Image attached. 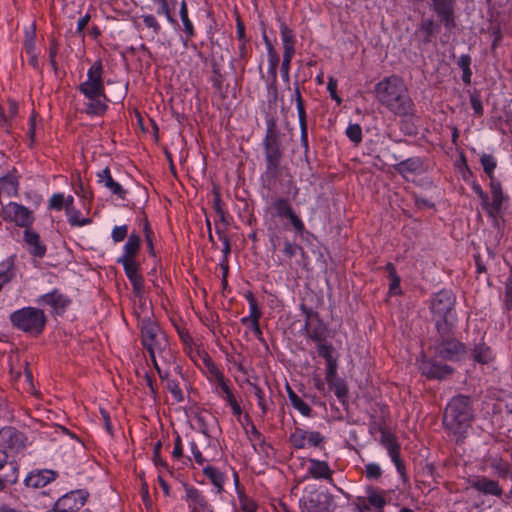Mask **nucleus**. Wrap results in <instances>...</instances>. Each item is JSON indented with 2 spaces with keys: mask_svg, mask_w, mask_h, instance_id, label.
I'll return each instance as SVG.
<instances>
[{
  "mask_svg": "<svg viewBox=\"0 0 512 512\" xmlns=\"http://www.w3.org/2000/svg\"><path fill=\"white\" fill-rule=\"evenodd\" d=\"M376 97L381 104L398 116L413 113V102L402 79L396 76L387 77L375 87Z\"/></svg>",
  "mask_w": 512,
  "mask_h": 512,
  "instance_id": "f257e3e1",
  "label": "nucleus"
},
{
  "mask_svg": "<svg viewBox=\"0 0 512 512\" xmlns=\"http://www.w3.org/2000/svg\"><path fill=\"white\" fill-rule=\"evenodd\" d=\"M471 420L472 410L469 398L462 395L454 397L444 412L443 424L446 429L455 435H462L470 426Z\"/></svg>",
  "mask_w": 512,
  "mask_h": 512,
  "instance_id": "f03ea898",
  "label": "nucleus"
},
{
  "mask_svg": "<svg viewBox=\"0 0 512 512\" xmlns=\"http://www.w3.org/2000/svg\"><path fill=\"white\" fill-rule=\"evenodd\" d=\"M10 321L14 327L25 333L39 335L45 327L46 316L41 309L26 307L13 312Z\"/></svg>",
  "mask_w": 512,
  "mask_h": 512,
  "instance_id": "7ed1b4c3",
  "label": "nucleus"
},
{
  "mask_svg": "<svg viewBox=\"0 0 512 512\" xmlns=\"http://www.w3.org/2000/svg\"><path fill=\"white\" fill-rule=\"evenodd\" d=\"M455 298L449 291H441L432 301V312L435 317L436 326L440 333L449 331V325L454 321L453 307Z\"/></svg>",
  "mask_w": 512,
  "mask_h": 512,
  "instance_id": "20e7f679",
  "label": "nucleus"
},
{
  "mask_svg": "<svg viewBox=\"0 0 512 512\" xmlns=\"http://www.w3.org/2000/svg\"><path fill=\"white\" fill-rule=\"evenodd\" d=\"M141 336L142 343L148 350L150 358H154V354H164L166 352L168 347L166 335L156 323L150 320H143Z\"/></svg>",
  "mask_w": 512,
  "mask_h": 512,
  "instance_id": "39448f33",
  "label": "nucleus"
},
{
  "mask_svg": "<svg viewBox=\"0 0 512 512\" xmlns=\"http://www.w3.org/2000/svg\"><path fill=\"white\" fill-rule=\"evenodd\" d=\"M265 159H266V175L270 178L280 176L282 167V151L277 135L272 129H268L264 139Z\"/></svg>",
  "mask_w": 512,
  "mask_h": 512,
  "instance_id": "423d86ee",
  "label": "nucleus"
},
{
  "mask_svg": "<svg viewBox=\"0 0 512 512\" xmlns=\"http://www.w3.org/2000/svg\"><path fill=\"white\" fill-rule=\"evenodd\" d=\"M103 65L96 61L88 70L87 80L79 85V90L86 97L103 96Z\"/></svg>",
  "mask_w": 512,
  "mask_h": 512,
  "instance_id": "0eeeda50",
  "label": "nucleus"
},
{
  "mask_svg": "<svg viewBox=\"0 0 512 512\" xmlns=\"http://www.w3.org/2000/svg\"><path fill=\"white\" fill-rule=\"evenodd\" d=\"M1 214L5 220L14 222L16 225L25 227L26 229H28L33 222L32 212L15 202H10L8 205L4 206Z\"/></svg>",
  "mask_w": 512,
  "mask_h": 512,
  "instance_id": "6e6552de",
  "label": "nucleus"
},
{
  "mask_svg": "<svg viewBox=\"0 0 512 512\" xmlns=\"http://www.w3.org/2000/svg\"><path fill=\"white\" fill-rule=\"evenodd\" d=\"M331 497L323 492L310 491L301 500L302 508L306 512H332Z\"/></svg>",
  "mask_w": 512,
  "mask_h": 512,
  "instance_id": "1a4fd4ad",
  "label": "nucleus"
},
{
  "mask_svg": "<svg viewBox=\"0 0 512 512\" xmlns=\"http://www.w3.org/2000/svg\"><path fill=\"white\" fill-rule=\"evenodd\" d=\"M436 352L441 358L458 360L465 353V346L455 339H446L437 344Z\"/></svg>",
  "mask_w": 512,
  "mask_h": 512,
  "instance_id": "9d476101",
  "label": "nucleus"
},
{
  "mask_svg": "<svg viewBox=\"0 0 512 512\" xmlns=\"http://www.w3.org/2000/svg\"><path fill=\"white\" fill-rule=\"evenodd\" d=\"M490 181L492 201H487L486 212L490 217L496 218L500 213L505 196L503 195L501 184L495 179H490Z\"/></svg>",
  "mask_w": 512,
  "mask_h": 512,
  "instance_id": "9b49d317",
  "label": "nucleus"
},
{
  "mask_svg": "<svg viewBox=\"0 0 512 512\" xmlns=\"http://www.w3.org/2000/svg\"><path fill=\"white\" fill-rule=\"evenodd\" d=\"M185 493L193 512H213L208 501L198 489L185 485Z\"/></svg>",
  "mask_w": 512,
  "mask_h": 512,
  "instance_id": "f8f14e48",
  "label": "nucleus"
},
{
  "mask_svg": "<svg viewBox=\"0 0 512 512\" xmlns=\"http://www.w3.org/2000/svg\"><path fill=\"white\" fill-rule=\"evenodd\" d=\"M57 477V472L54 470H36L32 471L25 478V485L31 488H42L54 481Z\"/></svg>",
  "mask_w": 512,
  "mask_h": 512,
  "instance_id": "ddd939ff",
  "label": "nucleus"
},
{
  "mask_svg": "<svg viewBox=\"0 0 512 512\" xmlns=\"http://www.w3.org/2000/svg\"><path fill=\"white\" fill-rule=\"evenodd\" d=\"M471 487L485 495L501 497L503 494V490L497 481L484 476L475 478L471 483Z\"/></svg>",
  "mask_w": 512,
  "mask_h": 512,
  "instance_id": "4468645a",
  "label": "nucleus"
},
{
  "mask_svg": "<svg viewBox=\"0 0 512 512\" xmlns=\"http://www.w3.org/2000/svg\"><path fill=\"white\" fill-rule=\"evenodd\" d=\"M423 375L434 379H444L452 373V369L448 365H440L432 361H423L420 365Z\"/></svg>",
  "mask_w": 512,
  "mask_h": 512,
  "instance_id": "2eb2a0df",
  "label": "nucleus"
},
{
  "mask_svg": "<svg viewBox=\"0 0 512 512\" xmlns=\"http://www.w3.org/2000/svg\"><path fill=\"white\" fill-rule=\"evenodd\" d=\"M0 438L11 450L18 452L25 447L23 435L13 428L2 429L0 431Z\"/></svg>",
  "mask_w": 512,
  "mask_h": 512,
  "instance_id": "dca6fc26",
  "label": "nucleus"
},
{
  "mask_svg": "<svg viewBox=\"0 0 512 512\" xmlns=\"http://www.w3.org/2000/svg\"><path fill=\"white\" fill-rule=\"evenodd\" d=\"M325 380L329 386V389L334 391L338 399L343 400L347 397L348 388L343 379L337 377V370L326 371Z\"/></svg>",
  "mask_w": 512,
  "mask_h": 512,
  "instance_id": "f3484780",
  "label": "nucleus"
},
{
  "mask_svg": "<svg viewBox=\"0 0 512 512\" xmlns=\"http://www.w3.org/2000/svg\"><path fill=\"white\" fill-rule=\"evenodd\" d=\"M434 12L447 25L453 21V10L455 0H431Z\"/></svg>",
  "mask_w": 512,
  "mask_h": 512,
  "instance_id": "a211bd4d",
  "label": "nucleus"
},
{
  "mask_svg": "<svg viewBox=\"0 0 512 512\" xmlns=\"http://www.w3.org/2000/svg\"><path fill=\"white\" fill-rule=\"evenodd\" d=\"M24 240L29 247V252L35 257H43L46 252V247L40 242L38 233L31 229L24 231Z\"/></svg>",
  "mask_w": 512,
  "mask_h": 512,
  "instance_id": "6ab92c4d",
  "label": "nucleus"
},
{
  "mask_svg": "<svg viewBox=\"0 0 512 512\" xmlns=\"http://www.w3.org/2000/svg\"><path fill=\"white\" fill-rule=\"evenodd\" d=\"M98 182L103 183L104 186L111 191L112 194L119 196L124 199L126 191L122 186L114 181L112 178L110 169L107 167L97 174Z\"/></svg>",
  "mask_w": 512,
  "mask_h": 512,
  "instance_id": "aec40b11",
  "label": "nucleus"
},
{
  "mask_svg": "<svg viewBox=\"0 0 512 512\" xmlns=\"http://www.w3.org/2000/svg\"><path fill=\"white\" fill-rule=\"evenodd\" d=\"M19 477V466L15 461H10L6 463L4 467L0 470V480L2 482L3 488L5 489L7 485L15 484L18 481Z\"/></svg>",
  "mask_w": 512,
  "mask_h": 512,
  "instance_id": "412c9836",
  "label": "nucleus"
},
{
  "mask_svg": "<svg viewBox=\"0 0 512 512\" xmlns=\"http://www.w3.org/2000/svg\"><path fill=\"white\" fill-rule=\"evenodd\" d=\"M395 169L404 177H409L410 174L422 173L423 163L419 158H410L397 164Z\"/></svg>",
  "mask_w": 512,
  "mask_h": 512,
  "instance_id": "4be33fe9",
  "label": "nucleus"
},
{
  "mask_svg": "<svg viewBox=\"0 0 512 512\" xmlns=\"http://www.w3.org/2000/svg\"><path fill=\"white\" fill-rule=\"evenodd\" d=\"M312 316L311 311H307V318L305 324V330L307 333V336L317 344L320 342H323L325 339V328L321 323H317L316 325L313 324V322L310 320Z\"/></svg>",
  "mask_w": 512,
  "mask_h": 512,
  "instance_id": "5701e85b",
  "label": "nucleus"
},
{
  "mask_svg": "<svg viewBox=\"0 0 512 512\" xmlns=\"http://www.w3.org/2000/svg\"><path fill=\"white\" fill-rule=\"evenodd\" d=\"M334 348L331 344H326L324 341L317 344V352L320 357L326 360V371L337 370L338 363L337 359L333 357Z\"/></svg>",
  "mask_w": 512,
  "mask_h": 512,
  "instance_id": "b1692460",
  "label": "nucleus"
},
{
  "mask_svg": "<svg viewBox=\"0 0 512 512\" xmlns=\"http://www.w3.org/2000/svg\"><path fill=\"white\" fill-rule=\"evenodd\" d=\"M264 41L266 43L267 51H268V61H269V69H268L269 77H268V79L272 83H275L276 79H277V67L279 64V56L276 53L275 49L273 48L272 44L270 43V41L266 35H264Z\"/></svg>",
  "mask_w": 512,
  "mask_h": 512,
  "instance_id": "393cba45",
  "label": "nucleus"
},
{
  "mask_svg": "<svg viewBox=\"0 0 512 512\" xmlns=\"http://www.w3.org/2000/svg\"><path fill=\"white\" fill-rule=\"evenodd\" d=\"M308 472L314 478L331 479L332 470L329 468L327 462L316 459L310 460V466Z\"/></svg>",
  "mask_w": 512,
  "mask_h": 512,
  "instance_id": "a878e982",
  "label": "nucleus"
},
{
  "mask_svg": "<svg viewBox=\"0 0 512 512\" xmlns=\"http://www.w3.org/2000/svg\"><path fill=\"white\" fill-rule=\"evenodd\" d=\"M40 300L54 309H64L68 304V300L57 290L43 295Z\"/></svg>",
  "mask_w": 512,
  "mask_h": 512,
  "instance_id": "bb28decb",
  "label": "nucleus"
},
{
  "mask_svg": "<svg viewBox=\"0 0 512 512\" xmlns=\"http://www.w3.org/2000/svg\"><path fill=\"white\" fill-rule=\"evenodd\" d=\"M90 102L87 105L86 112L88 114H103L106 111V104L105 102L108 100L105 93H103V96H96V97H87Z\"/></svg>",
  "mask_w": 512,
  "mask_h": 512,
  "instance_id": "cd10ccee",
  "label": "nucleus"
},
{
  "mask_svg": "<svg viewBox=\"0 0 512 512\" xmlns=\"http://www.w3.org/2000/svg\"><path fill=\"white\" fill-rule=\"evenodd\" d=\"M473 358L478 363L487 364L492 361L493 354L486 344L480 343L473 350Z\"/></svg>",
  "mask_w": 512,
  "mask_h": 512,
  "instance_id": "c85d7f7f",
  "label": "nucleus"
},
{
  "mask_svg": "<svg viewBox=\"0 0 512 512\" xmlns=\"http://www.w3.org/2000/svg\"><path fill=\"white\" fill-rule=\"evenodd\" d=\"M140 247V238L136 234H131L124 246V254L120 258L135 259Z\"/></svg>",
  "mask_w": 512,
  "mask_h": 512,
  "instance_id": "c756f323",
  "label": "nucleus"
},
{
  "mask_svg": "<svg viewBox=\"0 0 512 512\" xmlns=\"http://www.w3.org/2000/svg\"><path fill=\"white\" fill-rule=\"evenodd\" d=\"M288 396L293 407L303 416H311L312 409L310 406L305 403L290 387H288Z\"/></svg>",
  "mask_w": 512,
  "mask_h": 512,
  "instance_id": "7c9ffc66",
  "label": "nucleus"
},
{
  "mask_svg": "<svg viewBox=\"0 0 512 512\" xmlns=\"http://www.w3.org/2000/svg\"><path fill=\"white\" fill-rule=\"evenodd\" d=\"M384 446L388 450V453H389L392 461L396 465L397 470L400 473H403L404 465H403V463L400 460V455H399L400 446H399V444L395 441V439H393L392 441H388V443L385 444Z\"/></svg>",
  "mask_w": 512,
  "mask_h": 512,
  "instance_id": "2f4dec72",
  "label": "nucleus"
},
{
  "mask_svg": "<svg viewBox=\"0 0 512 512\" xmlns=\"http://www.w3.org/2000/svg\"><path fill=\"white\" fill-rule=\"evenodd\" d=\"M384 446L388 450V453H389L392 461L396 465L397 470L400 473H403L404 465H403V463L400 460V455H399L400 446H399V444L395 441V439H393L392 441H388V443L385 444Z\"/></svg>",
  "mask_w": 512,
  "mask_h": 512,
  "instance_id": "473e14b6",
  "label": "nucleus"
},
{
  "mask_svg": "<svg viewBox=\"0 0 512 512\" xmlns=\"http://www.w3.org/2000/svg\"><path fill=\"white\" fill-rule=\"evenodd\" d=\"M204 474L211 480V482L217 487L218 493L223 491V474L214 467L207 466L204 468Z\"/></svg>",
  "mask_w": 512,
  "mask_h": 512,
  "instance_id": "72a5a7b5",
  "label": "nucleus"
},
{
  "mask_svg": "<svg viewBox=\"0 0 512 512\" xmlns=\"http://www.w3.org/2000/svg\"><path fill=\"white\" fill-rule=\"evenodd\" d=\"M118 263L123 265L126 276L129 280L140 276L138 273L139 265L135 259L119 258Z\"/></svg>",
  "mask_w": 512,
  "mask_h": 512,
  "instance_id": "f704fd0d",
  "label": "nucleus"
},
{
  "mask_svg": "<svg viewBox=\"0 0 512 512\" xmlns=\"http://www.w3.org/2000/svg\"><path fill=\"white\" fill-rule=\"evenodd\" d=\"M367 500L370 505L377 509L383 508L386 504L383 494L373 488L367 490Z\"/></svg>",
  "mask_w": 512,
  "mask_h": 512,
  "instance_id": "c9c22d12",
  "label": "nucleus"
},
{
  "mask_svg": "<svg viewBox=\"0 0 512 512\" xmlns=\"http://www.w3.org/2000/svg\"><path fill=\"white\" fill-rule=\"evenodd\" d=\"M290 443L296 449H304L306 447V430L296 428L290 435Z\"/></svg>",
  "mask_w": 512,
  "mask_h": 512,
  "instance_id": "e433bc0d",
  "label": "nucleus"
},
{
  "mask_svg": "<svg viewBox=\"0 0 512 512\" xmlns=\"http://www.w3.org/2000/svg\"><path fill=\"white\" fill-rule=\"evenodd\" d=\"M274 208L276 209L277 211V215L279 217H288L289 214H291V212L293 211L291 205L289 204V202L286 200V199H283V198H280V199H277L274 204H273Z\"/></svg>",
  "mask_w": 512,
  "mask_h": 512,
  "instance_id": "4c0bfd02",
  "label": "nucleus"
},
{
  "mask_svg": "<svg viewBox=\"0 0 512 512\" xmlns=\"http://www.w3.org/2000/svg\"><path fill=\"white\" fill-rule=\"evenodd\" d=\"M295 95H296V104H297V110H298L300 125H301L302 130L305 132V129H306V113H305V108H304V102H303V99L301 97V94H300V91H299L298 87L295 90Z\"/></svg>",
  "mask_w": 512,
  "mask_h": 512,
  "instance_id": "58836bf2",
  "label": "nucleus"
},
{
  "mask_svg": "<svg viewBox=\"0 0 512 512\" xmlns=\"http://www.w3.org/2000/svg\"><path fill=\"white\" fill-rule=\"evenodd\" d=\"M180 17L184 26V31L186 34L191 37L194 34V29L191 21L188 18V11L186 7V3L182 2L181 8H180Z\"/></svg>",
  "mask_w": 512,
  "mask_h": 512,
  "instance_id": "ea45409f",
  "label": "nucleus"
},
{
  "mask_svg": "<svg viewBox=\"0 0 512 512\" xmlns=\"http://www.w3.org/2000/svg\"><path fill=\"white\" fill-rule=\"evenodd\" d=\"M216 382H217V387H219L223 393L222 397L225 399V400H231L234 397L232 391L230 390L228 384L226 383L223 375L220 373V372H216Z\"/></svg>",
  "mask_w": 512,
  "mask_h": 512,
  "instance_id": "a19ab883",
  "label": "nucleus"
},
{
  "mask_svg": "<svg viewBox=\"0 0 512 512\" xmlns=\"http://www.w3.org/2000/svg\"><path fill=\"white\" fill-rule=\"evenodd\" d=\"M481 164L489 178L494 179L493 171L496 167L495 159L491 155L484 154L481 156Z\"/></svg>",
  "mask_w": 512,
  "mask_h": 512,
  "instance_id": "79ce46f5",
  "label": "nucleus"
},
{
  "mask_svg": "<svg viewBox=\"0 0 512 512\" xmlns=\"http://www.w3.org/2000/svg\"><path fill=\"white\" fill-rule=\"evenodd\" d=\"M324 436L317 431H306V446L320 447L324 443Z\"/></svg>",
  "mask_w": 512,
  "mask_h": 512,
  "instance_id": "37998d69",
  "label": "nucleus"
},
{
  "mask_svg": "<svg viewBox=\"0 0 512 512\" xmlns=\"http://www.w3.org/2000/svg\"><path fill=\"white\" fill-rule=\"evenodd\" d=\"M346 134L348 138L356 144L360 143L362 140V129L358 124L349 125Z\"/></svg>",
  "mask_w": 512,
  "mask_h": 512,
  "instance_id": "c03bdc74",
  "label": "nucleus"
},
{
  "mask_svg": "<svg viewBox=\"0 0 512 512\" xmlns=\"http://www.w3.org/2000/svg\"><path fill=\"white\" fill-rule=\"evenodd\" d=\"M504 302L507 309H512V268H510V274L505 281Z\"/></svg>",
  "mask_w": 512,
  "mask_h": 512,
  "instance_id": "a18cd8bd",
  "label": "nucleus"
},
{
  "mask_svg": "<svg viewBox=\"0 0 512 512\" xmlns=\"http://www.w3.org/2000/svg\"><path fill=\"white\" fill-rule=\"evenodd\" d=\"M245 297L246 299L248 300L249 302V306H250V318H252V320H255V319H260L261 317V312L258 308V304H257V301L256 299L254 298L253 294L251 292H247L245 294Z\"/></svg>",
  "mask_w": 512,
  "mask_h": 512,
  "instance_id": "49530a36",
  "label": "nucleus"
},
{
  "mask_svg": "<svg viewBox=\"0 0 512 512\" xmlns=\"http://www.w3.org/2000/svg\"><path fill=\"white\" fill-rule=\"evenodd\" d=\"M240 508L244 512H255L256 504L253 500L249 499L244 493L239 492Z\"/></svg>",
  "mask_w": 512,
  "mask_h": 512,
  "instance_id": "de8ad7c7",
  "label": "nucleus"
},
{
  "mask_svg": "<svg viewBox=\"0 0 512 512\" xmlns=\"http://www.w3.org/2000/svg\"><path fill=\"white\" fill-rule=\"evenodd\" d=\"M365 475L368 479L376 480L382 475V470L378 464L369 463L365 466Z\"/></svg>",
  "mask_w": 512,
  "mask_h": 512,
  "instance_id": "09e8293b",
  "label": "nucleus"
},
{
  "mask_svg": "<svg viewBox=\"0 0 512 512\" xmlns=\"http://www.w3.org/2000/svg\"><path fill=\"white\" fill-rule=\"evenodd\" d=\"M167 389L170 391L172 396L177 402L183 401V394L182 391L178 385V383L175 380H168L167 381Z\"/></svg>",
  "mask_w": 512,
  "mask_h": 512,
  "instance_id": "8fccbe9b",
  "label": "nucleus"
},
{
  "mask_svg": "<svg viewBox=\"0 0 512 512\" xmlns=\"http://www.w3.org/2000/svg\"><path fill=\"white\" fill-rule=\"evenodd\" d=\"M298 252L303 253V249L299 245H297L296 243L285 241L283 253L285 254L286 257L292 258Z\"/></svg>",
  "mask_w": 512,
  "mask_h": 512,
  "instance_id": "3c124183",
  "label": "nucleus"
},
{
  "mask_svg": "<svg viewBox=\"0 0 512 512\" xmlns=\"http://www.w3.org/2000/svg\"><path fill=\"white\" fill-rule=\"evenodd\" d=\"M130 282L132 283L134 294L139 299H141L144 294V280H143L142 276L140 275L136 278L130 279Z\"/></svg>",
  "mask_w": 512,
  "mask_h": 512,
  "instance_id": "603ef678",
  "label": "nucleus"
},
{
  "mask_svg": "<svg viewBox=\"0 0 512 512\" xmlns=\"http://www.w3.org/2000/svg\"><path fill=\"white\" fill-rule=\"evenodd\" d=\"M281 37L283 45L294 44L295 39L291 29H289L284 23L281 24Z\"/></svg>",
  "mask_w": 512,
  "mask_h": 512,
  "instance_id": "864d4df0",
  "label": "nucleus"
},
{
  "mask_svg": "<svg viewBox=\"0 0 512 512\" xmlns=\"http://www.w3.org/2000/svg\"><path fill=\"white\" fill-rule=\"evenodd\" d=\"M64 206L63 194H54L49 200V208L54 210H61Z\"/></svg>",
  "mask_w": 512,
  "mask_h": 512,
  "instance_id": "5fc2aeb1",
  "label": "nucleus"
},
{
  "mask_svg": "<svg viewBox=\"0 0 512 512\" xmlns=\"http://www.w3.org/2000/svg\"><path fill=\"white\" fill-rule=\"evenodd\" d=\"M126 236H127V226L126 225L116 226L112 230V238L115 242H120V241L124 240Z\"/></svg>",
  "mask_w": 512,
  "mask_h": 512,
  "instance_id": "6e6d98bb",
  "label": "nucleus"
},
{
  "mask_svg": "<svg viewBox=\"0 0 512 512\" xmlns=\"http://www.w3.org/2000/svg\"><path fill=\"white\" fill-rule=\"evenodd\" d=\"M287 218L290 220L293 228L295 229V231L297 233H303L304 224H303L302 220L295 214L294 211H292L291 214H289V216Z\"/></svg>",
  "mask_w": 512,
  "mask_h": 512,
  "instance_id": "4d7b16f0",
  "label": "nucleus"
},
{
  "mask_svg": "<svg viewBox=\"0 0 512 512\" xmlns=\"http://www.w3.org/2000/svg\"><path fill=\"white\" fill-rule=\"evenodd\" d=\"M252 388H253V393L254 395L257 397L258 399V404L259 406L261 407L262 409V412L263 414L266 413V410H267V407H266V404H265V400H264V392L262 391V389L256 385V384H253L252 385Z\"/></svg>",
  "mask_w": 512,
  "mask_h": 512,
  "instance_id": "13d9d810",
  "label": "nucleus"
},
{
  "mask_svg": "<svg viewBox=\"0 0 512 512\" xmlns=\"http://www.w3.org/2000/svg\"><path fill=\"white\" fill-rule=\"evenodd\" d=\"M387 269L391 277L390 290L395 292L400 286V278L396 275L395 269L391 263L387 264Z\"/></svg>",
  "mask_w": 512,
  "mask_h": 512,
  "instance_id": "bf43d9fd",
  "label": "nucleus"
},
{
  "mask_svg": "<svg viewBox=\"0 0 512 512\" xmlns=\"http://www.w3.org/2000/svg\"><path fill=\"white\" fill-rule=\"evenodd\" d=\"M473 191L478 195V197L481 199V204L483 209L486 211V204L488 201V194L482 190L479 184L474 183L472 186Z\"/></svg>",
  "mask_w": 512,
  "mask_h": 512,
  "instance_id": "052dcab7",
  "label": "nucleus"
},
{
  "mask_svg": "<svg viewBox=\"0 0 512 512\" xmlns=\"http://www.w3.org/2000/svg\"><path fill=\"white\" fill-rule=\"evenodd\" d=\"M160 5L158 13L164 14L169 21H172L168 0H155Z\"/></svg>",
  "mask_w": 512,
  "mask_h": 512,
  "instance_id": "680f3d73",
  "label": "nucleus"
},
{
  "mask_svg": "<svg viewBox=\"0 0 512 512\" xmlns=\"http://www.w3.org/2000/svg\"><path fill=\"white\" fill-rule=\"evenodd\" d=\"M143 22L145 23V25L147 27L153 28L154 31H156V32L160 29V26H159L156 18L153 15L144 16Z\"/></svg>",
  "mask_w": 512,
  "mask_h": 512,
  "instance_id": "e2e57ef3",
  "label": "nucleus"
},
{
  "mask_svg": "<svg viewBox=\"0 0 512 512\" xmlns=\"http://www.w3.org/2000/svg\"><path fill=\"white\" fill-rule=\"evenodd\" d=\"M160 449H161V442H157L154 446V462L156 465H161L166 467V462L160 457Z\"/></svg>",
  "mask_w": 512,
  "mask_h": 512,
  "instance_id": "0e129e2a",
  "label": "nucleus"
},
{
  "mask_svg": "<svg viewBox=\"0 0 512 512\" xmlns=\"http://www.w3.org/2000/svg\"><path fill=\"white\" fill-rule=\"evenodd\" d=\"M68 217H69V222L72 224V225H84L86 224L88 221L87 220H82L80 221L79 220V217H78V212L75 211L74 209L73 210H70V214H68Z\"/></svg>",
  "mask_w": 512,
  "mask_h": 512,
  "instance_id": "69168bd1",
  "label": "nucleus"
},
{
  "mask_svg": "<svg viewBox=\"0 0 512 512\" xmlns=\"http://www.w3.org/2000/svg\"><path fill=\"white\" fill-rule=\"evenodd\" d=\"M284 52H283V60L290 61L292 60V57L294 55L295 49L294 44H286L283 45Z\"/></svg>",
  "mask_w": 512,
  "mask_h": 512,
  "instance_id": "338daca9",
  "label": "nucleus"
},
{
  "mask_svg": "<svg viewBox=\"0 0 512 512\" xmlns=\"http://www.w3.org/2000/svg\"><path fill=\"white\" fill-rule=\"evenodd\" d=\"M470 64H471V58L469 55H462L459 60H458V65L459 67L463 70V71H466V70H471L470 69Z\"/></svg>",
  "mask_w": 512,
  "mask_h": 512,
  "instance_id": "774afa93",
  "label": "nucleus"
}]
</instances>
